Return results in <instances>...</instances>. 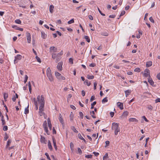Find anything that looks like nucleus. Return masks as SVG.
Listing matches in <instances>:
<instances>
[{
  "instance_id": "1",
  "label": "nucleus",
  "mask_w": 160,
  "mask_h": 160,
  "mask_svg": "<svg viewBox=\"0 0 160 160\" xmlns=\"http://www.w3.org/2000/svg\"><path fill=\"white\" fill-rule=\"evenodd\" d=\"M40 96L38 95L37 97V99L40 104L39 107V113L40 116H42L44 114L43 111L44 110V106L45 100L44 98L43 95H42L41 96L40 99Z\"/></svg>"
},
{
  "instance_id": "2",
  "label": "nucleus",
  "mask_w": 160,
  "mask_h": 160,
  "mask_svg": "<svg viewBox=\"0 0 160 160\" xmlns=\"http://www.w3.org/2000/svg\"><path fill=\"white\" fill-rule=\"evenodd\" d=\"M112 128L115 130V134L117 135L118 132L120 131V128H119L118 124L115 122H113L112 124Z\"/></svg>"
},
{
  "instance_id": "3",
  "label": "nucleus",
  "mask_w": 160,
  "mask_h": 160,
  "mask_svg": "<svg viewBox=\"0 0 160 160\" xmlns=\"http://www.w3.org/2000/svg\"><path fill=\"white\" fill-rule=\"evenodd\" d=\"M47 75L50 81L52 82L53 81V78L51 74V71L49 67L47 69Z\"/></svg>"
},
{
  "instance_id": "4",
  "label": "nucleus",
  "mask_w": 160,
  "mask_h": 160,
  "mask_svg": "<svg viewBox=\"0 0 160 160\" xmlns=\"http://www.w3.org/2000/svg\"><path fill=\"white\" fill-rule=\"evenodd\" d=\"M43 126L45 131L46 132L48 135H49V133H48V128L47 127V122L46 121H45L44 122Z\"/></svg>"
},
{
  "instance_id": "5",
  "label": "nucleus",
  "mask_w": 160,
  "mask_h": 160,
  "mask_svg": "<svg viewBox=\"0 0 160 160\" xmlns=\"http://www.w3.org/2000/svg\"><path fill=\"white\" fill-rule=\"evenodd\" d=\"M22 56L21 55L18 54L15 57L14 62L15 63L17 62V61L21 60L22 58Z\"/></svg>"
},
{
  "instance_id": "6",
  "label": "nucleus",
  "mask_w": 160,
  "mask_h": 160,
  "mask_svg": "<svg viewBox=\"0 0 160 160\" xmlns=\"http://www.w3.org/2000/svg\"><path fill=\"white\" fill-rule=\"evenodd\" d=\"M26 37L28 42V43H30L31 41V36L29 32H27L26 33Z\"/></svg>"
},
{
  "instance_id": "7",
  "label": "nucleus",
  "mask_w": 160,
  "mask_h": 160,
  "mask_svg": "<svg viewBox=\"0 0 160 160\" xmlns=\"http://www.w3.org/2000/svg\"><path fill=\"white\" fill-rule=\"evenodd\" d=\"M62 62H60L58 63V65L57 66V68L60 71H62Z\"/></svg>"
},
{
  "instance_id": "8",
  "label": "nucleus",
  "mask_w": 160,
  "mask_h": 160,
  "mask_svg": "<svg viewBox=\"0 0 160 160\" xmlns=\"http://www.w3.org/2000/svg\"><path fill=\"white\" fill-rule=\"evenodd\" d=\"M149 70L148 69H146L144 71V76L145 77H148V75H149Z\"/></svg>"
},
{
  "instance_id": "9",
  "label": "nucleus",
  "mask_w": 160,
  "mask_h": 160,
  "mask_svg": "<svg viewBox=\"0 0 160 160\" xmlns=\"http://www.w3.org/2000/svg\"><path fill=\"white\" fill-rule=\"evenodd\" d=\"M117 104L118 107H119L120 109L122 110L123 109V105L122 103L118 102H117Z\"/></svg>"
},
{
  "instance_id": "10",
  "label": "nucleus",
  "mask_w": 160,
  "mask_h": 160,
  "mask_svg": "<svg viewBox=\"0 0 160 160\" xmlns=\"http://www.w3.org/2000/svg\"><path fill=\"white\" fill-rule=\"evenodd\" d=\"M49 50L50 52H52V51L56 52H57V49L56 48H55L54 47H51L50 48Z\"/></svg>"
},
{
  "instance_id": "11",
  "label": "nucleus",
  "mask_w": 160,
  "mask_h": 160,
  "mask_svg": "<svg viewBox=\"0 0 160 160\" xmlns=\"http://www.w3.org/2000/svg\"><path fill=\"white\" fill-rule=\"evenodd\" d=\"M129 121L130 122H137L138 121L135 118H130L129 119Z\"/></svg>"
},
{
  "instance_id": "12",
  "label": "nucleus",
  "mask_w": 160,
  "mask_h": 160,
  "mask_svg": "<svg viewBox=\"0 0 160 160\" xmlns=\"http://www.w3.org/2000/svg\"><path fill=\"white\" fill-rule=\"evenodd\" d=\"M52 141H53V143L54 147L55 149H56V150H57V146L56 141L54 138H52Z\"/></svg>"
},
{
  "instance_id": "13",
  "label": "nucleus",
  "mask_w": 160,
  "mask_h": 160,
  "mask_svg": "<svg viewBox=\"0 0 160 160\" xmlns=\"http://www.w3.org/2000/svg\"><path fill=\"white\" fill-rule=\"evenodd\" d=\"M150 76L149 75V77L148 78V82L150 83V84L151 85H153L154 82L152 80V79L150 78Z\"/></svg>"
},
{
  "instance_id": "14",
  "label": "nucleus",
  "mask_w": 160,
  "mask_h": 160,
  "mask_svg": "<svg viewBox=\"0 0 160 160\" xmlns=\"http://www.w3.org/2000/svg\"><path fill=\"white\" fill-rule=\"evenodd\" d=\"M47 121L49 128V129L51 130L52 129V124H51L50 120L49 118H48Z\"/></svg>"
},
{
  "instance_id": "15",
  "label": "nucleus",
  "mask_w": 160,
  "mask_h": 160,
  "mask_svg": "<svg viewBox=\"0 0 160 160\" xmlns=\"http://www.w3.org/2000/svg\"><path fill=\"white\" fill-rule=\"evenodd\" d=\"M58 119L60 122L62 123V124L63 123V119L62 116L60 113L59 114Z\"/></svg>"
},
{
  "instance_id": "16",
  "label": "nucleus",
  "mask_w": 160,
  "mask_h": 160,
  "mask_svg": "<svg viewBox=\"0 0 160 160\" xmlns=\"http://www.w3.org/2000/svg\"><path fill=\"white\" fill-rule=\"evenodd\" d=\"M54 8V6L53 5H50L49 6V11L51 13H52L53 12V9Z\"/></svg>"
},
{
  "instance_id": "17",
  "label": "nucleus",
  "mask_w": 160,
  "mask_h": 160,
  "mask_svg": "<svg viewBox=\"0 0 160 160\" xmlns=\"http://www.w3.org/2000/svg\"><path fill=\"white\" fill-rule=\"evenodd\" d=\"M128 112L127 111H125L124 112L122 113V116L123 117H126L128 116Z\"/></svg>"
},
{
  "instance_id": "18",
  "label": "nucleus",
  "mask_w": 160,
  "mask_h": 160,
  "mask_svg": "<svg viewBox=\"0 0 160 160\" xmlns=\"http://www.w3.org/2000/svg\"><path fill=\"white\" fill-rule=\"evenodd\" d=\"M41 37L45 39L47 37V35L44 32H42Z\"/></svg>"
},
{
  "instance_id": "19",
  "label": "nucleus",
  "mask_w": 160,
  "mask_h": 160,
  "mask_svg": "<svg viewBox=\"0 0 160 160\" xmlns=\"http://www.w3.org/2000/svg\"><path fill=\"white\" fill-rule=\"evenodd\" d=\"M45 138L44 137L41 135V139L40 141L42 143H45Z\"/></svg>"
},
{
  "instance_id": "20",
  "label": "nucleus",
  "mask_w": 160,
  "mask_h": 160,
  "mask_svg": "<svg viewBox=\"0 0 160 160\" xmlns=\"http://www.w3.org/2000/svg\"><path fill=\"white\" fill-rule=\"evenodd\" d=\"M125 92L126 94V97H127L130 94L131 92V91L130 90H128L125 91Z\"/></svg>"
},
{
  "instance_id": "21",
  "label": "nucleus",
  "mask_w": 160,
  "mask_h": 160,
  "mask_svg": "<svg viewBox=\"0 0 160 160\" xmlns=\"http://www.w3.org/2000/svg\"><path fill=\"white\" fill-rule=\"evenodd\" d=\"M152 65V62L151 61L148 62L146 63V67H148L151 66Z\"/></svg>"
},
{
  "instance_id": "22",
  "label": "nucleus",
  "mask_w": 160,
  "mask_h": 160,
  "mask_svg": "<svg viewBox=\"0 0 160 160\" xmlns=\"http://www.w3.org/2000/svg\"><path fill=\"white\" fill-rule=\"evenodd\" d=\"M29 105L27 107L25 108L24 111V113L25 114H27L29 113Z\"/></svg>"
},
{
  "instance_id": "23",
  "label": "nucleus",
  "mask_w": 160,
  "mask_h": 160,
  "mask_svg": "<svg viewBox=\"0 0 160 160\" xmlns=\"http://www.w3.org/2000/svg\"><path fill=\"white\" fill-rule=\"evenodd\" d=\"M3 96H4V98L5 101H6V99L8 98V93H4Z\"/></svg>"
},
{
  "instance_id": "24",
  "label": "nucleus",
  "mask_w": 160,
  "mask_h": 160,
  "mask_svg": "<svg viewBox=\"0 0 160 160\" xmlns=\"http://www.w3.org/2000/svg\"><path fill=\"white\" fill-rule=\"evenodd\" d=\"M90 115H91L92 117L93 118H96V117L94 115L95 114L94 111H90Z\"/></svg>"
},
{
  "instance_id": "25",
  "label": "nucleus",
  "mask_w": 160,
  "mask_h": 160,
  "mask_svg": "<svg viewBox=\"0 0 160 160\" xmlns=\"http://www.w3.org/2000/svg\"><path fill=\"white\" fill-rule=\"evenodd\" d=\"M74 116V115L72 112H71L70 113V120L71 121H72L73 119V118Z\"/></svg>"
},
{
  "instance_id": "26",
  "label": "nucleus",
  "mask_w": 160,
  "mask_h": 160,
  "mask_svg": "<svg viewBox=\"0 0 160 160\" xmlns=\"http://www.w3.org/2000/svg\"><path fill=\"white\" fill-rule=\"evenodd\" d=\"M71 129L75 132L77 133L78 132V131L76 129V128L74 126H72L71 128Z\"/></svg>"
},
{
  "instance_id": "27",
  "label": "nucleus",
  "mask_w": 160,
  "mask_h": 160,
  "mask_svg": "<svg viewBox=\"0 0 160 160\" xmlns=\"http://www.w3.org/2000/svg\"><path fill=\"white\" fill-rule=\"evenodd\" d=\"M11 142V140L10 139H8L7 143V144L6 146V148H7L10 146V145Z\"/></svg>"
},
{
  "instance_id": "28",
  "label": "nucleus",
  "mask_w": 160,
  "mask_h": 160,
  "mask_svg": "<svg viewBox=\"0 0 160 160\" xmlns=\"http://www.w3.org/2000/svg\"><path fill=\"white\" fill-rule=\"evenodd\" d=\"M48 148H49V149L50 150H52V146L51 143L50 141H48Z\"/></svg>"
},
{
  "instance_id": "29",
  "label": "nucleus",
  "mask_w": 160,
  "mask_h": 160,
  "mask_svg": "<svg viewBox=\"0 0 160 160\" xmlns=\"http://www.w3.org/2000/svg\"><path fill=\"white\" fill-rule=\"evenodd\" d=\"M55 76H56L57 78L58 79V77H59L61 75V74L58 72H56L55 73Z\"/></svg>"
},
{
  "instance_id": "30",
  "label": "nucleus",
  "mask_w": 160,
  "mask_h": 160,
  "mask_svg": "<svg viewBox=\"0 0 160 160\" xmlns=\"http://www.w3.org/2000/svg\"><path fill=\"white\" fill-rule=\"evenodd\" d=\"M28 87H29V91L30 93H31L32 91V88H31V82H28Z\"/></svg>"
},
{
  "instance_id": "31",
  "label": "nucleus",
  "mask_w": 160,
  "mask_h": 160,
  "mask_svg": "<svg viewBox=\"0 0 160 160\" xmlns=\"http://www.w3.org/2000/svg\"><path fill=\"white\" fill-rule=\"evenodd\" d=\"M84 38L86 40L87 42H89L90 41V39L89 37L87 36H85L84 37Z\"/></svg>"
},
{
  "instance_id": "32",
  "label": "nucleus",
  "mask_w": 160,
  "mask_h": 160,
  "mask_svg": "<svg viewBox=\"0 0 160 160\" xmlns=\"http://www.w3.org/2000/svg\"><path fill=\"white\" fill-rule=\"evenodd\" d=\"M97 102L96 101L94 102L93 103L91 104V109H93L94 108V106L96 104Z\"/></svg>"
},
{
  "instance_id": "33",
  "label": "nucleus",
  "mask_w": 160,
  "mask_h": 160,
  "mask_svg": "<svg viewBox=\"0 0 160 160\" xmlns=\"http://www.w3.org/2000/svg\"><path fill=\"white\" fill-rule=\"evenodd\" d=\"M58 57L56 53H53L52 54V58L53 59H55L56 58Z\"/></svg>"
},
{
  "instance_id": "34",
  "label": "nucleus",
  "mask_w": 160,
  "mask_h": 160,
  "mask_svg": "<svg viewBox=\"0 0 160 160\" xmlns=\"http://www.w3.org/2000/svg\"><path fill=\"white\" fill-rule=\"evenodd\" d=\"M58 79L59 80H64L65 79V78L64 77V76H61V75L60 76L58 77Z\"/></svg>"
},
{
  "instance_id": "35",
  "label": "nucleus",
  "mask_w": 160,
  "mask_h": 160,
  "mask_svg": "<svg viewBox=\"0 0 160 160\" xmlns=\"http://www.w3.org/2000/svg\"><path fill=\"white\" fill-rule=\"evenodd\" d=\"M108 101L107 97H105L103 98L102 100V102L103 103L107 102Z\"/></svg>"
},
{
  "instance_id": "36",
  "label": "nucleus",
  "mask_w": 160,
  "mask_h": 160,
  "mask_svg": "<svg viewBox=\"0 0 160 160\" xmlns=\"http://www.w3.org/2000/svg\"><path fill=\"white\" fill-rule=\"evenodd\" d=\"M84 83H86L88 86H89L91 84V83L88 82V80H86L84 82Z\"/></svg>"
},
{
  "instance_id": "37",
  "label": "nucleus",
  "mask_w": 160,
  "mask_h": 160,
  "mask_svg": "<svg viewBox=\"0 0 160 160\" xmlns=\"http://www.w3.org/2000/svg\"><path fill=\"white\" fill-rule=\"evenodd\" d=\"M70 146L71 149L72 151L73 150V148L74 147V144L72 142H71L70 143Z\"/></svg>"
},
{
  "instance_id": "38",
  "label": "nucleus",
  "mask_w": 160,
  "mask_h": 160,
  "mask_svg": "<svg viewBox=\"0 0 160 160\" xmlns=\"http://www.w3.org/2000/svg\"><path fill=\"white\" fill-rule=\"evenodd\" d=\"M94 76L93 75H87V78L89 79H92L94 78Z\"/></svg>"
},
{
  "instance_id": "39",
  "label": "nucleus",
  "mask_w": 160,
  "mask_h": 160,
  "mask_svg": "<svg viewBox=\"0 0 160 160\" xmlns=\"http://www.w3.org/2000/svg\"><path fill=\"white\" fill-rule=\"evenodd\" d=\"M15 22L17 24H20L21 23V22L19 19H17L15 21Z\"/></svg>"
},
{
  "instance_id": "40",
  "label": "nucleus",
  "mask_w": 160,
  "mask_h": 160,
  "mask_svg": "<svg viewBox=\"0 0 160 160\" xmlns=\"http://www.w3.org/2000/svg\"><path fill=\"white\" fill-rule=\"evenodd\" d=\"M92 155L91 154L87 155L85 156V157L88 158H92Z\"/></svg>"
},
{
  "instance_id": "41",
  "label": "nucleus",
  "mask_w": 160,
  "mask_h": 160,
  "mask_svg": "<svg viewBox=\"0 0 160 160\" xmlns=\"http://www.w3.org/2000/svg\"><path fill=\"white\" fill-rule=\"evenodd\" d=\"M78 138L81 140H83L84 138L82 137L81 136V134L80 133H78Z\"/></svg>"
},
{
  "instance_id": "42",
  "label": "nucleus",
  "mask_w": 160,
  "mask_h": 160,
  "mask_svg": "<svg viewBox=\"0 0 160 160\" xmlns=\"http://www.w3.org/2000/svg\"><path fill=\"white\" fill-rule=\"evenodd\" d=\"M35 58L38 62H39V63L41 62L40 58H39L38 56H36Z\"/></svg>"
},
{
  "instance_id": "43",
  "label": "nucleus",
  "mask_w": 160,
  "mask_h": 160,
  "mask_svg": "<svg viewBox=\"0 0 160 160\" xmlns=\"http://www.w3.org/2000/svg\"><path fill=\"white\" fill-rule=\"evenodd\" d=\"M101 35L105 36H108V34L107 32H103L101 33Z\"/></svg>"
},
{
  "instance_id": "44",
  "label": "nucleus",
  "mask_w": 160,
  "mask_h": 160,
  "mask_svg": "<svg viewBox=\"0 0 160 160\" xmlns=\"http://www.w3.org/2000/svg\"><path fill=\"white\" fill-rule=\"evenodd\" d=\"M74 22V20L73 19H72L68 21V24H70L71 23H73Z\"/></svg>"
},
{
  "instance_id": "45",
  "label": "nucleus",
  "mask_w": 160,
  "mask_h": 160,
  "mask_svg": "<svg viewBox=\"0 0 160 160\" xmlns=\"http://www.w3.org/2000/svg\"><path fill=\"white\" fill-rule=\"evenodd\" d=\"M63 54V52L62 51H61L60 52L58 53L57 54V55L58 57H59V56L62 55Z\"/></svg>"
},
{
  "instance_id": "46",
  "label": "nucleus",
  "mask_w": 160,
  "mask_h": 160,
  "mask_svg": "<svg viewBox=\"0 0 160 160\" xmlns=\"http://www.w3.org/2000/svg\"><path fill=\"white\" fill-rule=\"evenodd\" d=\"M108 158V153H106L105 154V155L103 157V160H104L106 158Z\"/></svg>"
},
{
  "instance_id": "47",
  "label": "nucleus",
  "mask_w": 160,
  "mask_h": 160,
  "mask_svg": "<svg viewBox=\"0 0 160 160\" xmlns=\"http://www.w3.org/2000/svg\"><path fill=\"white\" fill-rule=\"evenodd\" d=\"M98 10L99 12L100 13V14L102 15L103 16H105V14L102 13V12L100 10V9H99V8H98Z\"/></svg>"
},
{
  "instance_id": "48",
  "label": "nucleus",
  "mask_w": 160,
  "mask_h": 160,
  "mask_svg": "<svg viewBox=\"0 0 160 160\" xmlns=\"http://www.w3.org/2000/svg\"><path fill=\"white\" fill-rule=\"evenodd\" d=\"M69 62L70 63H71V64H73V59L72 58H70L69 59Z\"/></svg>"
},
{
  "instance_id": "49",
  "label": "nucleus",
  "mask_w": 160,
  "mask_h": 160,
  "mask_svg": "<svg viewBox=\"0 0 160 160\" xmlns=\"http://www.w3.org/2000/svg\"><path fill=\"white\" fill-rule=\"evenodd\" d=\"M28 76L27 75H26L25 76V79L24 80V82L25 83H26V82L27 81V80L28 79Z\"/></svg>"
},
{
  "instance_id": "50",
  "label": "nucleus",
  "mask_w": 160,
  "mask_h": 160,
  "mask_svg": "<svg viewBox=\"0 0 160 160\" xmlns=\"http://www.w3.org/2000/svg\"><path fill=\"white\" fill-rule=\"evenodd\" d=\"M8 129V127L7 126H4L3 128V130L4 131H6Z\"/></svg>"
},
{
  "instance_id": "51",
  "label": "nucleus",
  "mask_w": 160,
  "mask_h": 160,
  "mask_svg": "<svg viewBox=\"0 0 160 160\" xmlns=\"http://www.w3.org/2000/svg\"><path fill=\"white\" fill-rule=\"evenodd\" d=\"M79 115H80V118L82 119L83 118V114L82 113V112H79Z\"/></svg>"
},
{
  "instance_id": "52",
  "label": "nucleus",
  "mask_w": 160,
  "mask_h": 160,
  "mask_svg": "<svg viewBox=\"0 0 160 160\" xmlns=\"http://www.w3.org/2000/svg\"><path fill=\"white\" fill-rule=\"evenodd\" d=\"M45 155L47 156V158L49 160H51L49 155L48 153L46 152L45 153Z\"/></svg>"
},
{
  "instance_id": "53",
  "label": "nucleus",
  "mask_w": 160,
  "mask_h": 160,
  "mask_svg": "<svg viewBox=\"0 0 160 160\" xmlns=\"http://www.w3.org/2000/svg\"><path fill=\"white\" fill-rule=\"evenodd\" d=\"M8 138V136L7 134V133H5V136L4 137V140L5 141H6L7 140Z\"/></svg>"
},
{
  "instance_id": "54",
  "label": "nucleus",
  "mask_w": 160,
  "mask_h": 160,
  "mask_svg": "<svg viewBox=\"0 0 160 160\" xmlns=\"http://www.w3.org/2000/svg\"><path fill=\"white\" fill-rule=\"evenodd\" d=\"M149 20L152 23H154V20L153 19L152 17H151L149 18Z\"/></svg>"
},
{
  "instance_id": "55",
  "label": "nucleus",
  "mask_w": 160,
  "mask_h": 160,
  "mask_svg": "<svg viewBox=\"0 0 160 160\" xmlns=\"http://www.w3.org/2000/svg\"><path fill=\"white\" fill-rule=\"evenodd\" d=\"M134 71L137 72H140V69L139 68H136L134 69Z\"/></svg>"
},
{
  "instance_id": "56",
  "label": "nucleus",
  "mask_w": 160,
  "mask_h": 160,
  "mask_svg": "<svg viewBox=\"0 0 160 160\" xmlns=\"http://www.w3.org/2000/svg\"><path fill=\"white\" fill-rule=\"evenodd\" d=\"M78 152L80 154H81L82 153V151L81 150V149L79 148H78Z\"/></svg>"
},
{
  "instance_id": "57",
  "label": "nucleus",
  "mask_w": 160,
  "mask_h": 160,
  "mask_svg": "<svg viewBox=\"0 0 160 160\" xmlns=\"http://www.w3.org/2000/svg\"><path fill=\"white\" fill-rule=\"evenodd\" d=\"M125 13V11H122L120 13V17L124 15Z\"/></svg>"
},
{
  "instance_id": "58",
  "label": "nucleus",
  "mask_w": 160,
  "mask_h": 160,
  "mask_svg": "<svg viewBox=\"0 0 160 160\" xmlns=\"http://www.w3.org/2000/svg\"><path fill=\"white\" fill-rule=\"evenodd\" d=\"M105 143L106 144V145L105 147H106L109 145L110 142L109 141H107L105 142Z\"/></svg>"
},
{
  "instance_id": "59",
  "label": "nucleus",
  "mask_w": 160,
  "mask_h": 160,
  "mask_svg": "<svg viewBox=\"0 0 160 160\" xmlns=\"http://www.w3.org/2000/svg\"><path fill=\"white\" fill-rule=\"evenodd\" d=\"M95 99V97L94 96H92L90 98V102H92Z\"/></svg>"
},
{
  "instance_id": "60",
  "label": "nucleus",
  "mask_w": 160,
  "mask_h": 160,
  "mask_svg": "<svg viewBox=\"0 0 160 160\" xmlns=\"http://www.w3.org/2000/svg\"><path fill=\"white\" fill-rule=\"evenodd\" d=\"M97 83L95 82L94 83V89L95 90L96 89V87L97 86Z\"/></svg>"
},
{
  "instance_id": "61",
  "label": "nucleus",
  "mask_w": 160,
  "mask_h": 160,
  "mask_svg": "<svg viewBox=\"0 0 160 160\" xmlns=\"http://www.w3.org/2000/svg\"><path fill=\"white\" fill-rule=\"evenodd\" d=\"M157 78L158 80H160V72L157 75Z\"/></svg>"
},
{
  "instance_id": "62",
  "label": "nucleus",
  "mask_w": 160,
  "mask_h": 160,
  "mask_svg": "<svg viewBox=\"0 0 160 160\" xmlns=\"http://www.w3.org/2000/svg\"><path fill=\"white\" fill-rule=\"evenodd\" d=\"M155 102L157 103L158 102H160V98H158L157 99H156L155 100Z\"/></svg>"
},
{
  "instance_id": "63",
  "label": "nucleus",
  "mask_w": 160,
  "mask_h": 160,
  "mask_svg": "<svg viewBox=\"0 0 160 160\" xmlns=\"http://www.w3.org/2000/svg\"><path fill=\"white\" fill-rule=\"evenodd\" d=\"M93 153L96 156H98L99 155V153L98 152H93Z\"/></svg>"
},
{
  "instance_id": "64",
  "label": "nucleus",
  "mask_w": 160,
  "mask_h": 160,
  "mask_svg": "<svg viewBox=\"0 0 160 160\" xmlns=\"http://www.w3.org/2000/svg\"><path fill=\"white\" fill-rule=\"evenodd\" d=\"M111 116L112 118L114 115V113L113 112H111L110 113Z\"/></svg>"
}]
</instances>
